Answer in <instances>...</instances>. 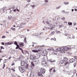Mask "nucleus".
I'll use <instances>...</instances> for the list:
<instances>
[{"instance_id":"25","label":"nucleus","mask_w":77,"mask_h":77,"mask_svg":"<svg viewBox=\"0 0 77 77\" xmlns=\"http://www.w3.org/2000/svg\"><path fill=\"white\" fill-rule=\"evenodd\" d=\"M42 65H45V64L46 63H45V61H43L42 62Z\"/></svg>"},{"instance_id":"26","label":"nucleus","mask_w":77,"mask_h":77,"mask_svg":"<svg viewBox=\"0 0 77 77\" xmlns=\"http://www.w3.org/2000/svg\"><path fill=\"white\" fill-rule=\"evenodd\" d=\"M54 54H56L57 53V52L56 51H54Z\"/></svg>"},{"instance_id":"23","label":"nucleus","mask_w":77,"mask_h":77,"mask_svg":"<svg viewBox=\"0 0 77 77\" xmlns=\"http://www.w3.org/2000/svg\"><path fill=\"white\" fill-rule=\"evenodd\" d=\"M55 33V32L53 31V32H52L51 34V35H54V33Z\"/></svg>"},{"instance_id":"29","label":"nucleus","mask_w":77,"mask_h":77,"mask_svg":"<svg viewBox=\"0 0 77 77\" xmlns=\"http://www.w3.org/2000/svg\"><path fill=\"white\" fill-rule=\"evenodd\" d=\"M14 76H13L12 77H20V76H18L17 75H14Z\"/></svg>"},{"instance_id":"18","label":"nucleus","mask_w":77,"mask_h":77,"mask_svg":"<svg viewBox=\"0 0 77 77\" xmlns=\"http://www.w3.org/2000/svg\"><path fill=\"white\" fill-rule=\"evenodd\" d=\"M32 52H33L34 53H38V51H36L35 50H32Z\"/></svg>"},{"instance_id":"62","label":"nucleus","mask_w":77,"mask_h":77,"mask_svg":"<svg viewBox=\"0 0 77 77\" xmlns=\"http://www.w3.org/2000/svg\"><path fill=\"white\" fill-rule=\"evenodd\" d=\"M17 11H18L19 12H20V11H19V10H18V9H17Z\"/></svg>"},{"instance_id":"55","label":"nucleus","mask_w":77,"mask_h":77,"mask_svg":"<svg viewBox=\"0 0 77 77\" xmlns=\"http://www.w3.org/2000/svg\"><path fill=\"white\" fill-rule=\"evenodd\" d=\"M17 46V47H19V45H18V44H17V45H16Z\"/></svg>"},{"instance_id":"49","label":"nucleus","mask_w":77,"mask_h":77,"mask_svg":"<svg viewBox=\"0 0 77 77\" xmlns=\"http://www.w3.org/2000/svg\"><path fill=\"white\" fill-rule=\"evenodd\" d=\"M24 42H26V38H25V39H24Z\"/></svg>"},{"instance_id":"54","label":"nucleus","mask_w":77,"mask_h":77,"mask_svg":"<svg viewBox=\"0 0 77 77\" xmlns=\"http://www.w3.org/2000/svg\"><path fill=\"white\" fill-rule=\"evenodd\" d=\"M26 53H28V54H29V52H28V51H26Z\"/></svg>"},{"instance_id":"19","label":"nucleus","mask_w":77,"mask_h":77,"mask_svg":"<svg viewBox=\"0 0 77 77\" xmlns=\"http://www.w3.org/2000/svg\"><path fill=\"white\" fill-rule=\"evenodd\" d=\"M44 59L45 60H47V57L45 55L44 56Z\"/></svg>"},{"instance_id":"7","label":"nucleus","mask_w":77,"mask_h":77,"mask_svg":"<svg viewBox=\"0 0 77 77\" xmlns=\"http://www.w3.org/2000/svg\"><path fill=\"white\" fill-rule=\"evenodd\" d=\"M30 59L31 60H32L33 61V60H35L36 58L33 57V55H30Z\"/></svg>"},{"instance_id":"39","label":"nucleus","mask_w":77,"mask_h":77,"mask_svg":"<svg viewBox=\"0 0 77 77\" xmlns=\"http://www.w3.org/2000/svg\"><path fill=\"white\" fill-rule=\"evenodd\" d=\"M63 27V25H60V27Z\"/></svg>"},{"instance_id":"22","label":"nucleus","mask_w":77,"mask_h":77,"mask_svg":"<svg viewBox=\"0 0 77 77\" xmlns=\"http://www.w3.org/2000/svg\"><path fill=\"white\" fill-rule=\"evenodd\" d=\"M11 18H12V16H8V20H11Z\"/></svg>"},{"instance_id":"33","label":"nucleus","mask_w":77,"mask_h":77,"mask_svg":"<svg viewBox=\"0 0 77 77\" xmlns=\"http://www.w3.org/2000/svg\"><path fill=\"white\" fill-rule=\"evenodd\" d=\"M45 3H48V1L47 0H45Z\"/></svg>"},{"instance_id":"45","label":"nucleus","mask_w":77,"mask_h":77,"mask_svg":"<svg viewBox=\"0 0 77 77\" xmlns=\"http://www.w3.org/2000/svg\"><path fill=\"white\" fill-rule=\"evenodd\" d=\"M30 4H27L26 5V7H27V6H29V5Z\"/></svg>"},{"instance_id":"40","label":"nucleus","mask_w":77,"mask_h":77,"mask_svg":"<svg viewBox=\"0 0 77 77\" xmlns=\"http://www.w3.org/2000/svg\"><path fill=\"white\" fill-rule=\"evenodd\" d=\"M65 36H67L68 35V33H66L65 34Z\"/></svg>"},{"instance_id":"30","label":"nucleus","mask_w":77,"mask_h":77,"mask_svg":"<svg viewBox=\"0 0 77 77\" xmlns=\"http://www.w3.org/2000/svg\"><path fill=\"white\" fill-rule=\"evenodd\" d=\"M53 71V72H56V69H54Z\"/></svg>"},{"instance_id":"16","label":"nucleus","mask_w":77,"mask_h":77,"mask_svg":"<svg viewBox=\"0 0 77 77\" xmlns=\"http://www.w3.org/2000/svg\"><path fill=\"white\" fill-rule=\"evenodd\" d=\"M49 62H50L51 63H53V62H55V60H52L51 59V60H49Z\"/></svg>"},{"instance_id":"56","label":"nucleus","mask_w":77,"mask_h":77,"mask_svg":"<svg viewBox=\"0 0 77 77\" xmlns=\"http://www.w3.org/2000/svg\"><path fill=\"white\" fill-rule=\"evenodd\" d=\"M18 47H16V49H18Z\"/></svg>"},{"instance_id":"50","label":"nucleus","mask_w":77,"mask_h":77,"mask_svg":"<svg viewBox=\"0 0 77 77\" xmlns=\"http://www.w3.org/2000/svg\"><path fill=\"white\" fill-rule=\"evenodd\" d=\"M53 40H54V41H55V40H56V38H54L53 39Z\"/></svg>"},{"instance_id":"4","label":"nucleus","mask_w":77,"mask_h":77,"mask_svg":"<svg viewBox=\"0 0 77 77\" xmlns=\"http://www.w3.org/2000/svg\"><path fill=\"white\" fill-rule=\"evenodd\" d=\"M19 69L20 72H24L25 71V70L24 69V68L23 67H22L21 66H20L18 68Z\"/></svg>"},{"instance_id":"36","label":"nucleus","mask_w":77,"mask_h":77,"mask_svg":"<svg viewBox=\"0 0 77 77\" xmlns=\"http://www.w3.org/2000/svg\"><path fill=\"white\" fill-rule=\"evenodd\" d=\"M67 66H66V68H68V66H69V64H67Z\"/></svg>"},{"instance_id":"35","label":"nucleus","mask_w":77,"mask_h":77,"mask_svg":"<svg viewBox=\"0 0 77 77\" xmlns=\"http://www.w3.org/2000/svg\"><path fill=\"white\" fill-rule=\"evenodd\" d=\"M76 24H77V23H73V26H75Z\"/></svg>"},{"instance_id":"48","label":"nucleus","mask_w":77,"mask_h":77,"mask_svg":"<svg viewBox=\"0 0 77 77\" xmlns=\"http://www.w3.org/2000/svg\"><path fill=\"white\" fill-rule=\"evenodd\" d=\"M5 44V43H3V42H2V45H4Z\"/></svg>"},{"instance_id":"38","label":"nucleus","mask_w":77,"mask_h":77,"mask_svg":"<svg viewBox=\"0 0 77 77\" xmlns=\"http://www.w3.org/2000/svg\"><path fill=\"white\" fill-rule=\"evenodd\" d=\"M11 70L13 71H14V72H15V70L14 69L11 68Z\"/></svg>"},{"instance_id":"1","label":"nucleus","mask_w":77,"mask_h":77,"mask_svg":"<svg viewBox=\"0 0 77 77\" xmlns=\"http://www.w3.org/2000/svg\"><path fill=\"white\" fill-rule=\"evenodd\" d=\"M46 24H49V27H50L51 30H52L53 29H54V28H55V26L53 25V24L49 23V22H48V20H46Z\"/></svg>"},{"instance_id":"6","label":"nucleus","mask_w":77,"mask_h":77,"mask_svg":"<svg viewBox=\"0 0 77 77\" xmlns=\"http://www.w3.org/2000/svg\"><path fill=\"white\" fill-rule=\"evenodd\" d=\"M62 49V47L60 48H57V50L58 51H60L61 53H63V51Z\"/></svg>"},{"instance_id":"28","label":"nucleus","mask_w":77,"mask_h":77,"mask_svg":"<svg viewBox=\"0 0 77 77\" xmlns=\"http://www.w3.org/2000/svg\"><path fill=\"white\" fill-rule=\"evenodd\" d=\"M11 29L12 30H15V28H11Z\"/></svg>"},{"instance_id":"8","label":"nucleus","mask_w":77,"mask_h":77,"mask_svg":"<svg viewBox=\"0 0 77 77\" xmlns=\"http://www.w3.org/2000/svg\"><path fill=\"white\" fill-rule=\"evenodd\" d=\"M75 61L74 59L72 58L69 61V63H72Z\"/></svg>"},{"instance_id":"37","label":"nucleus","mask_w":77,"mask_h":77,"mask_svg":"<svg viewBox=\"0 0 77 77\" xmlns=\"http://www.w3.org/2000/svg\"><path fill=\"white\" fill-rule=\"evenodd\" d=\"M50 72V73L51 74L53 75V72Z\"/></svg>"},{"instance_id":"12","label":"nucleus","mask_w":77,"mask_h":77,"mask_svg":"<svg viewBox=\"0 0 77 77\" xmlns=\"http://www.w3.org/2000/svg\"><path fill=\"white\" fill-rule=\"evenodd\" d=\"M38 76H42V73L41 72H38Z\"/></svg>"},{"instance_id":"31","label":"nucleus","mask_w":77,"mask_h":77,"mask_svg":"<svg viewBox=\"0 0 77 77\" xmlns=\"http://www.w3.org/2000/svg\"><path fill=\"white\" fill-rule=\"evenodd\" d=\"M14 64L15 63H14V62H12L11 64V66H13V65H14Z\"/></svg>"},{"instance_id":"20","label":"nucleus","mask_w":77,"mask_h":77,"mask_svg":"<svg viewBox=\"0 0 77 77\" xmlns=\"http://www.w3.org/2000/svg\"><path fill=\"white\" fill-rule=\"evenodd\" d=\"M19 50H21L23 53V54H24V53L23 52V49H22V48L19 47Z\"/></svg>"},{"instance_id":"61","label":"nucleus","mask_w":77,"mask_h":77,"mask_svg":"<svg viewBox=\"0 0 77 77\" xmlns=\"http://www.w3.org/2000/svg\"><path fill=\"white\" fill-rule=\"evenodd\" d=\"M20 57H23V56L21 55L20 56Z\"/></svg>"},{"instance_id":"17","label":"nucleus","mask_w":77,"mask_h":77,"mask_svg":"<svg viewBox=\"0 0 77 77\" xmlns=\"http://www.w3.org/2000/svg\"><path fill=\"white\" fill-rule=\"evenodd\" d=\"M5 45H11V44L9 43L8 42H7V43H5Z\"/></svg>"},{"instance_id":"57","label":"nucleus","mask_w":77,"mask_h":77,"mask_svg":"<svg viewBox=\"0 0 77 77\" xmlns=\"http://www.w3.org/2000/svg\"><path fill=\"white\" fill-rule=\"evenodd\" d=\"M64 23H66V24H67V22H64Z\"/></svg>"},{"instance_id":"27","label":"nucleus","mask_w":77,"mask_h":77,"mask_svg":"<svg viewBox=\"0 0 77 77\" xmlns=\"http://www.w3.org/2000/svg\"><path fill=\"white\" fill-rule=\"evenodd\" d=\"M31 64L33 66H35V65H34V64L33 63V62L31 63Z\"/></svg>"},{"instance_id":"42","label":"nucleus","mask_w":77,"mask_h":77,"mask_svg":"<svg viewBox=\"0 0 77 77\" xmlns=\"http://www.w3.org/2000/svg\"><path fill=\"white\" fill-rule=\"evenodd\" d=\"M52 69H53L52 68H51V69H50L49 70V71H50V72H51V71H52Z\"/></svg>"},{"instance_id":"5","label":"nucleus","mask_w":77,"mask_h":77,"mask_svg":"<svg viewBox=\"0 0 77 77\" xmlns=\"http://www.w3.org/2000/svg\"><path fill=\"white\" fill-rule=\"evenodd\" d=\"M40 72L42 74H43L45 73V70L44 68H42L40 69Z\"/></svg>"},{"instance_id":"2","label":"nucleus","mask_w":77,"mask_h":77,"mask_svg":"<svg viewBox=\"0 0 77 77\" xmlns=\"http://www.w3.org/2000/svg\"><path fill=\"white\" fill-rule=\"evenodd\" d=\"M62 50H63V53H65V51H69V50H70V48H69L68 47H65L64 48H62Z\"/></svg>"},{"instance_id":"46","label":"nucleus","mask_w":77,"mask_h":77,"mask_svg":"<svg viewBox=\"0 0 77 77\" xmlns=\"http://www.w3.org/2000/svg\"><path fill=\"white\" fill-rule=\"evenodd\" d=\"M62 19L63 20H65V17H63L62 18Z\"/></svg>"},{"instance_id":"43","label":"nucleus","mask_w":77,"mask_h":77,"mask_svg":"<svg viewBox=\"0 0 77 77\" xmlns=\"http://www.w3.org/2000/svg\"><path fill=\"white\" fill-rule=\"evenodd\" d=\"M28 2H30V0H26Z\"/></svg>"},{"instance_id":"47","label":"nucleus","mask_w":77,"mask_h":77,"mask_svg":"<svg viewBox=\"0 0 77 77\" xmlns=\"http://www.w3.org/2000/svg\"><path fill=\"white\" fill-rule=\"evenodd\" d=\"M60 8V6L57 7V9H59V8Z\"/></svg>"},{"instance_id":"14","label":"nucleus","mask_w":77,"mask_h":77,"mask_svg":"<svg viewBox=\"0 0 77 77\" xmlns=\"http://www.w3.org/2000/svg\"><path fill=\"white\" fill-rule=\"evenodd\" d=\"M68 58L66 57H65L64 58V60L65 62H67V61H68Z\"/></svg>"},{"instance_id":"15","label":"nucleus","mask_w":77,"mask_h":77,"mask_svg":"<svg viewBox=\"0 0 77 77\" xmlns=\"http://www.w3.org/2000/svg\"><path fill=\"white\" fill-rule=\"evenodd\" d=\"M65 5H67L69 4V2H64L63 3Z\"/></svg>"},{"instance_id":"58","label":"nucleus","mask_w":77,"mask_h":77,"mask_svg":"<svg viewBox=\"0 0 77 77\" xmlns=\"http://www.w3.org/2000/svg\"><path fill=\"white\" fill-rule=\"evenodd\" d=\"M75 11H77V9H75Z\"/></svg>"},{"instance_id":"10","label":"nucleus","mask_w":77,"mask_h":77,"mask_svg":"<svg viewBox=\"0 0 77 77\" xmlns=\"http://www.w3.org/2000/svg\"><path fill=\"white\" fill-rule=\"evenodd\" d=\"M30 77H34V74L33 72H31L30 75H29Z\"/></svg>"},{"instance_id":"53","label":"nucleus","mask_w":77,"mask_h":77,"mask_svg":"<svg viewBox=\"0 0 77 77\" xmlns=\"http://www.w3.org/2000/svg\"><path fill=\"white\" fill-rule=\"evenodd\" d=\"M3 67H5V64H3Z\"/></svg>"},{"instance_id":"11","label":"nucleus","mask_w":77,"mask_h":77,"mask_svg":"<svg viewBox=\"0 0 77 77\" xmlns=\"http://www.w3.org/2000/svg\"><path fill=\"white\" fill-rule=\"evenodd\" d=\"M14 60L15 62H16V61H18L19 60H21V58H16Z\"/></svg>"},{"instance_id":"44","label":"nucleus","mask_w":77,"mask_h":77,"mask_svg":"<svg viewBox=\"0 0 77 77\" xmlns=\"http://www.w3.org/2000/svg\"><path fill=\"white\" fill-rule=\"evenodd\" d=\"M2 38H5V36H3L2 37Z\"/></svg>"},{"instance_id":"21","label":"nucleus","mask_w":77,"mask_h":77,"mask_svg":"<svg viewBox=\"0 0 77 77\" xmlns=\"http://www.w3.org/2000/svg\"><path fill=\"white\" fill-rule=\"evenodd\" d=\"M72 24V23L71 22H68V26H71Z\"/></svg>"},{"instance_id":"51","label":"nucleus","mask_w":77,"mask_h":77,"mask_svg":"<svg viewBox=\"0 0 77 77\" xmlns=\"http://www.w3.org/2000/svg\"><path fill=\"white\" fill-rule=\"evenodd\" d=\"M61 62H62V63H63V61H61Z\"/></svg>"},{"instance_id":"3","label":"nucleus","mask_w":77,"mask_h":77,"mask_svg":"<svg viewBox=\"0 0 77 77\" xmlns=\"http://www.w3.org/2000/svg\"><path fill=\"white\" fill-rule=\"evenodd\" d=\"M21 65H24L26 68H27L29 67V65L26 63L25 62L22 61L21 62Z\"/></svg>"},{"instance_id":"13","label":"nucleus","mask_w":77,"mask_h":77,"mask_svg":"<svg viewBox=\"0 0 77 77\" xmlns=\"http://www.w3.org/2000/svg\"><path fill=\"white\" fill-rule=\"evenodd\" d=\"M19 44L20 45H21L22 47H23V46L24 45V44L23 43H19Z\"/></svg>"},{"instance_id":"60","label":"nucleus","mask_w":77,"mask_h":77,"mask_svg":"<svg viewBox=\"0 0 77 77\" xmlns=\"http://www.w3.org/2000/svg\"><path fill=\"white\" fill-rule=\"evenodd\" d=\"M72 12H73V11H74V9H72Z\"/></svg>"},{"instance_id":"24","label":"nucleus","mask_w":77,"mask_h":77,"mask_svg":"<svg viewBox=\"0 0 77 77\" xmlns=\"http://www.w3.org/2000/svg\"><path fill=\"white\" fill-rule=\"evenodd\" d=\"M46 29L47 30H48V29H50V27L49 26V25H48V26L46 28Z\"/></svg>"},{"instance_id":"32","label":"nucleus","mask_w":77,"mask_h":77,"mask_svg":"<svg viewBox=\"0 0 77 77\" xmlns=\"http://www.w3.org/2000/svg\"><path fill=\"white\" fill-rule=\"evenodd\" d=\"M14 44H15V45H17V44H18V43H17V42H15L14 43Z\"/></svg>"},{"instance_id":"9","label":"nucleus","mask_w":77,"mask_h":77,"mask_svg":"<svg viewBox=\"0 0 77 77\" xmlns=\"http://www.w3.org/2000/svg\"><path fill=\"white\" fill-rule=\"evenodd\" d=\"M33 61L34 62V63L35 65H37L38 63V61L36 60V59H35L33 60Z\"/></svg>"},{"instance_id":"52","label":"nucleus","mask_w":77,"mask_h":77,"mask_svg":"<svg viewBox=\"0 0 77 77\" xmlns=\"http://www.w3.org/2000/svg\"><path fill=\"white\" fill-rule=\"evenodd\" d=\"M74 65H76V63H74Z\"/></svg>"},{"instance_id":"63","label":"nucleus","mask_w":77,"mask_h":77,"mask_svg":"<svg viewBox=\"0 0 77 77\" xmlns=\"http://www.w3.org/2000/svg\"><path fill=\"white\" fill-rule=\"evenodd\" d=\"M15 24L17 25V22H15Z\"/></svg>"},{"instance_id":"34","label":"nucleus","mask_w":77,"mask_h":77,"mask_svg":"<svg viewBox=\"0 0 77 77\" xmlns=\"http://www.w3.org/2000/svg\"><path fill=\"white\" fill-rule=\"evenodd\" d=\"M31 6H32V8H34V7L35 6V5H31Z\"/></svg>"},{"instance_id":"64","label":"nucleus","mask_w":77,"mask_h":77,"mask_svg":"<svg viewBox=\"0 0 77 77\" xmlns=\"http://www.w3.org/2000/svg\"><path fill=\"white\" fill-rule=\"evenodd\" d=\"M5 67H2V68H3V69H4V68H5Z\"/></svg>"},{"instance_id":"41","label":"nucleus","mask_w":77,"mask_h":77,"mask_svg":"<svg viewBox=\"0 0 77 77\" xmlns=\"http://www.w3.org/2000/svg\"><path fill=\"white\" fill-rule=\"evenodd\" d=\"M74 58H75V59H77V56H75L74 57Z\"/></svg>"},{"instance_id":"59","label":"nucleus","mask_w":77,"mask_h":77,"mask_svg":"<svg viewBox=\"0 0 77 77\" xmlns=\"http://www.w3.org/2000/svg\"><path fill=\"white\" fill-rule=\"evenodd\" d=\"M11 57H10L9 58V60H10L11 59Z\"/></svg>"}]
</instances>
